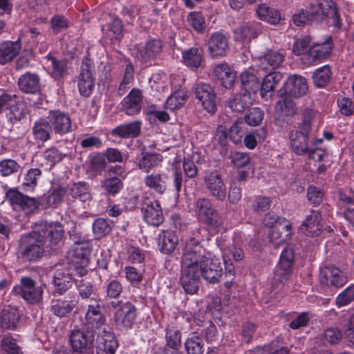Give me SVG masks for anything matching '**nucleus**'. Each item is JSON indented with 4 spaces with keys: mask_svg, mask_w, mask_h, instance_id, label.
Returning <instances> with one entry per match:
<instances>
[{
    "mask_svg": "<svg viewBox=\"0 0 354 354\" xmlns=\"http://www.w3.org/2000/svg\"><path fill=\"white\" fill-rule=\"evenodd\" d=\"M64 230L58 222L46 224L41 232L23 234L18 241L17 257L23 263H32L44 256L57 252L62 243Z\"/></svg>",
    "mask_w": 354,
    "mask_h": 354,
    "instance_id": "f257e3e1",
    "label": "nucleus"
},
{
    "mask_svg": "<svg viewBox=\"0 0 354 354\" xmlns=\"http://www.w3.org/2000/svg\"><path fill=\"white\" fill-rule=\"evenodd\" d=\"M194 236L189 237L183 248L181 258L182 265L200 266L207 261V252L202 244V239L198 234H194Z\"/></svg>",
    "mask_w": 354,
    "mask_h": 354,
    "instance_id": "f03ea898",
    "label": "nucleus"
},
{
    "mask_svg": "<svg viewBox=\"0 0 354 354\" xmlns=\"http://www.w3.org/2000/svg\"><path fill=\"white\" fill-rule=\"evenodd\" d=\"M312 111L306 112L303 123L299 129L290 133V145L297 155H304L308 151L309 133L311 131L310 115Z\"/></svg>",
    "mask_w": 354,
    "mask_h": 354,
    "instance_id": "7ed1b4c3",
    "label": "nucleus"
},
{
    "mask_svg": "<svg viewBox=\"0 0 354 354\" xmlns=\"http://www.w3.org/2000/svg\"><path fill=\"white\" fill-rule=\"evenodd\" d=\"M310 17L317 22L330 18L332 19V24L338 29L342 26L334 0H317L316 4L311 3Z\"/></svg>",
    "mask_w": 354,
    "mask_h": 354,
    "instance_id": "20e7f679",
    "label": "nucleus"
},
{
    "mask_svg": "<svg viewBox=\"0 0 354 354\" xmlns=\"http://www.w3.org/2000/svg\"><path fill=\"white\" fill-rule=\"evenodd\" d=\"M196 212L198 218L212 228H218L223 224V220L216 209L212 207L209 199L206 198H198L196 201Z\"/></svg>",
    "mask_w": 354,
    "mask_h": 354,
    "instance_id": "39448f33",
    "label": "nucleus"
},
{
    "mask_svg": "<svg viewBox=\"0 0 354 354\" xmlns=\"http://www.w3.org/2000/svg\"><path fill=\"white\" fill-rule=\"evenodd\" d=\"M14 292L30 304H39L43 299L41 287L37 286L36 282L28 277L21 279V285L15 287Z\"/></svg>",
    "mask_w": 354,
    "mask_h": 354,
    "instance_id": "423d86ee",
    "label": "nucleus"
},
{
    "mask_svg": "<svg viewBox=\"0 0 354 354\" xmlns=\"http://www.w3.org/2000/svg\"><path fill=\"white\" fill-rule=\"evenodd\" d=\"M94 69L93 62L89 58L84 57L82 59L80 75L77 77L78 89L82 96H90L95 86Z\"/></svg>",
    "mask_w": 354,
    "mask_h": 354,
    "instance_id": "0eeeda50",
    "label": "nucleus"
},
{
    "mask_svg": "<svg viewBox=\"0 0 354 354\" xmlns=\"http://www.w3.org/2000/svg\"><path fill=\"white\" fill-rule=\"evenodd\" d=\"M295 252L292 248H286L281 255L274 275V286H280L287 281L291 276Z\"/></svg>",
    "mask_w": 354,
    "mask_h": 354,
    "instance_id": "6e6552de",
    "label": "nucleus"
},
{
    "mask_svg": "<svg viewBox=\"0 0 354 354\" xmlns=\"http://www.w3.org/2000/svg\"><path fill=\"white\" fill-rule=\"evenodd\" d=\"M204 183L209 195L217 201H223L227 195L226 185L217 170L205 172Z\"/></svg>",
    "mask_w": 354,
    "mask_h": 354,
    "instance_id": "1a4fd4ad",
    "label": "nucleus"
},
{
    "mask_svg": "<svg viewBox=\"0 0 354 354\" xmlns=\"http://www.w3.org/2000/svg\"><path fill=\"white\" fill-rule=\"evenodd\" d=\"M196 98L207 112L214 114L217 109V97L213 87L205 83H198L194 88Z\"/></svg>",
    "mask_w": 354,
    "mask_h": 354,
    "instance_id": "9d476101",
    "label": "nucleus"
},
{
    "mask_svg": "<svg viewBox=\"0 0 354 354\" xmlns=\"http://www.w3.org/2000/svg\"><path fill=\"white\" fill-rule=\"evenodd\" d=\"M319 279L322 285L339 288L347 281V276L338 268L328 265L320 269Z\"/></svg>",
    "mask_w": 354,
    "mask_h": 354,
    "instance_id": "9b49d317",
    "label": "nucleus"
},
{
    "mask_svg": "<svg viewBox=\"0 0 354 354\" xmlns=\"http://www.w3.org/2000/svg\"><path fill=\"white\" fill-rule=\"evenodd\" d=\"M101 308L100 301L93 298L90 300L84 322V326L88 330L93 331L104 325L106 318Z\"/></svg>",
    "mask_w": 354,
    "mask_h": 354,
    "instance_id": "f8f14e48",
    "label": "nucleus"
},
{
    "mask_svg": "<svg viewBox=\"0 0 354 354\" xmlns=\"http://www.w3.org/2000/svg\"><path fill=\"white\" fill-rule=\"evenodd\" d=\"M136 317V308L130 302L122 304L114 314V322L120 330L130 329Z\"/></svg>",
    "mask_w": 354,
    "mask_h": 354,
    "instance_id": "ddd939ff",
    "label": "nucleus"
},
{
    "mask_svg": "<svg viewBox=\"0 0 354 354\" xmlns=\"http://www.w3.org/2000/svg\"><path fill=\"white\" fill-rule=\"evenodd\" d=\"M308 88L307 80L305 77L292 75L288 77L283 86V92L279 91V95L282 96L284 93L287 96L299 98L306 94Z\"/></svg>",
    "mask_w": 354,
    "mask_h": 354,
    "instance_id": "4468645a",
    "label": "nucleus"
},
{
    "mask_svg": "<svg viewBox=\"0 0 354 354\" xmlns=\"http://www.w3.org/2000/svg\"><path fill=\"white\" fill-rule=\"evenodd\" d=\"M207 51L212 58L222 57L229 51V42L226 36L221 32H214L209 38Z\"/></svg>",
    "mask_w": 354,
    "mask_h": 354,
    "instance_id": "2eb2a0df",
    "label": "nucleus"
},
{
    "mask_svg": "<svg viewBox=\"0 0 354 354\" xmlns=\"http://www.w3.org/2000/svg\"><path fill=\"white\" fill-rule=\"evenodd\" d=\"M281 223L275 225L269 232L270 242L275 246L285 243L292 235V225L287 219H281Z\"/></svg>",
    "mask_w": 354,
    "mask_h": 354,
    "instance_id": "dca6fc26",
    "label": "nucleus"
},
{
    "mask_svg": "<svg viewBox=\"0 0 354 354\" xmlns=\"http://www.w3.org/2000/svg\"><path fill=\"white\" fill-rule=\"evenodd\" d=\"M6 198L12 205L20 207L26 213L33 212L39 205L35 198L25 196L17 190H9L6 194Z\"/></svg>",
    "mask_w": 354,
    "mask_h": 354,
    "instance_id": "f3484780",
    "label": "nucleus"
},
{
    "mask_svg": "<svg viewBox=\"0 0 354 354\" xmlns=\"http://www.w3.org/2000/svg\"><path fill=\"white\" fill-rule=\"evenodd\" d=\"M201 277L208 283H217L220 281L223 274V266L219 262L209 260L208 258L204 263L200 265Z\"/></svg>",
    "mask_w": 354,
    "mask_h": 354,
    "instance_id": "a211bd4d",
    "label": "nucleus"
},
{
    "mask_svg": "<svg viewBox=\"0 0 354 354\" xmlns=\"http://www.w3.org/2000/svg\"><path fill=\"white\" fill-rule=\"evenodd\" d=\"M145 221L149 225L158 226L164 221L162 208L156 201H145L142 207Z\"/></svg>",
    "mask_w": 354,
    "mask_h": 354,
    "instance_id": "6ab92c4d",
    "label": "nucleus"
},
{
    "mask_svg": "<svg viewBox=\"0 0 354 354\" xmlns=\"http://www.w3.org/2000/svg\"><path fill=\"white\" fill-rule=\"evenodd\" d=\"M97 354H115L118 348V342L113 333L104 328L96 339Z\"/></svg>",
    "mask_w": 354,
    "mask_h": 354,
    "instance_id": "aec40b11",
    "label": "nucleus"
},
{
    "mask_svg": "<svg viewBox=\"0 0 354 354\" xmlns=\"http://www.w3.org/2000/svg\"><path fill=\"white\" fill-rule=\"evenodd\" d=\"M332 47L329 42L315 44L310 48L301 59L306 65H311L317 61L326 58L331 53Z\"/></svg>",
    "mask_w": 354,
    "mask_h": 354,
    "instance_id": "412c9836",
    "label": "nucleus"
},
{
    "mask_svg": "<svg viewBox=\"0 0 354 354\" xmlns=\"http://www.w3.org/2000/svg\"><path fill=\"white\" fill-rule=\"evenodd\" d=\"M19 319L18 311L10 306L4 308L0 313V336L9 330H15Z\"/></svg>",
    "mask_w": 354,
    "mask_h": 354,
    "instance_id": "4be33fe9",
    "label": "nucleus"
},
{
    "mask_svg": "<svg viewBox=\"0 0 354 354\" xmlns=\"http://www.w3.org/2000/svg\"><path fill=\"white\" fill-rule=\"evenodd\" d=\"M163 43L159 39H150L145 47L139 51L141 62L147 63L149 60L155 59L159 57L163 50Z\"/></svg>",
    "mask_w": 354,
    "mask_h": 354,
    "instance_id": "5701e85b",
    "label": "nucleus"
},
{
    "mask_svg": "<svg viewBox=\"0 0 354 354\" xmlns=\"http://www.w3.org/2000/svg\"><path fill=\"white\" fill-rule=\"evenodd\" d=\"M48 118L50 123L51 122L53 124V129L56 133H66L71 128L70 118L63 112L59 111H50Z\"/></svg>",
    "mask_w": 354,
    "mask_h": 354,
    "instance_id": "b1692460",
    "label": "nucleus"
},
{
    "mask_svg": "<svg viewBox=\"0 0 354 354\" xmlns=\"http://www.w3.org/2000/svg\"><path fill=\"white\" fill-rule=\"evenodd\" d=\"M19 90L26 94H35L40 91V79L37 74L26 73L18 80Z\"/></svg>",
    "mask_w": 354,
    "mask_h": 354,
    "instance_id": "393cba45",
    "label": "nucleus"
},
{
    "mask_svg": "<svg viewBox=\"0 0 354 354\" xmlns=\"http://www.w3.org/2000/svg\"><path fill=\"white\" fill-rule=\"evenodd\" d=\"M74 281L68 272L57 270L53 277L52 283L55 287V292L59 295H63L73 286Z\"/></svg>",
    "mask_w": 354,
    "mask_h": 354,
    "instance_id": "a878e982",
    "label": "nucleus"
},
{
    "mask_svg": "<svg viewBox=\"0 0 354 354\" xmlns=\"http://www.w3.org/2000/svg\"><path fill=\"white\" fill-rule=\"evenodd\" d=\"M321 215L317 211H312L300 227V230L307 236H317L322 229Z\"/></svg>",
    "mask_w": 354,
    "mask_h": 354,
    "instance_id": "bb28decb",
    "label": "nucleus"
},
{
    "mask_svg": "<svg viewBox=\"0 0 354 354\" xmlns=\"http://www.w3.org/2000/svg\"><path fill=\"white\" fill-rule=\"evenodd\" d=\"M21 48L19 41L0 43V65H5L12 62L19 54Z\"/></svg>",
    "mask_w": 354,
    "mask_h": 354,
    "instance_id": "cd10ccee",
    "label": "nucleus"
},
{
    "mask_svg": "<svg viewBox=\"0 0 354 354\" xmlns=\"http://www.w3.org/2000/svg\"><path fill=\"white\" fill-rule=\"evenodd\" d=\"M142 97L141 91L133 88L124 99L122 106L127 115H133L140 112L141 109Z\"/></svg>",
    "mask_w": 354,
    "mask_h": 354,
    "instance_id": "c85d7f7f",
    "label": "nucleus"
},
{
    "mask_svg": "<svg viewBox=\"0 0 354 354\" xmlns=\"http://www.w3.org/2000/svg\"><path fill=\"white\" fill-rule=\"evenodd\" d=\"M252 102L251 95L247 92L236 93L227 101L228 107L235 113H241L248 109Z\"/></svg>",
    "mask_w": 354,
    "mask_h": 354,
    "instance_id": "c756f323",
    "label": "nucleus"
},
{
    "mask_svg": "<svg viewBox=\"0 0 354 354\" xmlns=\"http://www.w3.org/2000/svg\"><path fill=\"white\" fill-rule=\"evenodd\" d=\"M215 76L226 88H231L236 79V73L226 63L217 65L214 70Z\"/></svg>",
    "mask_w": 354,
    "mask_h": 354,
    "instance_id": "7c9ffc66",
    "label": "nucleus"
},
{
    "mask_svg": "<svg viewBox=\"0 0 354 354\" xmlns=\"http://www.w3.org/2000/svg\"><path fill=\"white\" fill-rule=\"evenodd\" d=\"M53 132L50 121L44 118H39L37 120L32 127V133L37 142L42 143L50 140Z\"/></svg>",
    "mask_w": 354,
    "mask_h": 354,
    "instance_id": "2f4dec72",
    "label": "nucleus"
},
{
    "mask_svg": "<svg viewBox=\"0 0 354 354\" xmlns=\"http://www.w3.org/2000/svg\"><path fill=\"white\" fill-rule=\"evenodd\" d=\"M282 75L277 72L270 73L263 80L260 85V93L262 97H270L277 84L281 81Z\"/></svg>",
    "mask_w": 354,
    "mask_h": 354,
    "instance_id": "473e14b6",
    "label": "nucleus"
},
{
    "mask_svg": "<svg viewBox=\"0 0 354 354\" xmlns=\"http://www.w3.org/2000/svg\"><path fill=\"white\" fill-rule=\"evenodd\" d=\"M75 304L62 299H53L50 302V310L56 317H65L71 313Z\"/></svg>",
    "mask_w": 354,
    "mask_h": 354,
    "instance_id": "72a5a7b5",
    "label": "nucleus"
},
{
    "mask_svg": "<svg viewBox=\"0 0 354 354\" xmlns=\"http://www.w3.org/2000/svg\"><path fill=\"white\" fill-rule=\"evenodd\" d=\"M183 59L186 66L197 68L202 65L203 50L201 48L192 47L183 52Z\"/></svg>",
    "mask_w": 354,
    "mask_h": 354,
    "instance_id": "f704fd0d",
    "label": "nucleus"
},
{
    "mask_svg": "<svg viewBox=\"0 0 354 354\" xmlns=\"http://www.w3.org/2000/svg\"><path fill=\"white\" fill-rule=\"evenodd\" d=\"M262 30L261 24L257 21L248 22L241 26L236 30L240 35L241 40H251L256 38Z\"/></svg>",
    "mask_w": 354,
    "mask_h": 354,
    "instance_id": "c9c22d12",
    "label": "nucleus"
},
{
    "mask_svg": "<svg viewBox=\"0 0 354 354\" xmlns=\"http://www.w3.org/2000/svg\"><path fill=\"white\" fill-rule=\"evenodd\" d=\"M241 82L243 89L251 95L255 94L260 89L261 81L253 73L244 71L241 75Z\"/></svg>",
    "mask_w": 354,
    "mask_h": 354,
    "instance_id": "e433bc0d",
    "label": "nucleus"
},
{
    "mask_svg": "<svg viewBox=\"0 0 354 354\" xmlns=\"http://www.w3.org/2000/svg\"><path fill=\"white\" fill-rule=\"evenodd\" d=\"M283 55L276 51H268L260 58V68L266 71H272L281 65Z\"/></svg>",
    "mask_w": 354,
    "mask_h": 354,
    "instance_id": "4c0bfd02",
    "label": "nucleus"
},
{
    "mask_svg": "<svg viewBox=\"0 0 354 354\" xmlns=\"http://www.w3.org/2000/svg\"><path fill=\"white\" fill-rule=\"evenodd\" d=\"M140 122L135 121L120 125L112 131V134L121 138H136L140 133Z\"/></svg>",
    "mask_w": 354,
    "mask_h": 354,
    "instance_id": "58836bf2",
    "label": "nucleus"
},
{
    "mask_svg": "<svg viewBox=\"0 0 354 354\" xmlns=\"http://www.w3.org/2000/svg\"><path fill=\"white\" fill-rule=\"evenodd\" d=\"M70 343L73 351L77 353H83L91 349L88 347V339L86 335L79 329L71 332Z\"/></svg>",
    "mask_w": 354,
    "mask_h": 354,
    "instance_id": "ea45409f",
    "label": "nucleus"
},
{
    "mask_svg": "<svg viewBox=\"0 0 354 354\" xmlns=\"http://www.w3.org/2000/svg\"><path fill=\"white\" fill-rule=\"evenodd\" d=\"M178 242L177 236L171 232L163 231L159 234L158 245L160 248V251L165 254L172 252Z\"/></svg>",
    "mask_w": 354,
    "mask_h": 354,
    "instance_id": "a19ab883",
    "label": "nucleus"
},
{
    "mask_svg": "<svg viewBox=\"0 0 354 354\" xmlns=\"http://www.w3.org/2000/svg\"><path fill=\"white\" fill-rule=\"evenodd\" d=\"M89 254L90 249L87 243L75 242L72 252L71 261L77 265H87Z\"/></svg>",
    "mask_w": 354,
    "mask_h": 354,
    "instance_id": "79ce46f5",
    "label": "nucleus"
},
{
    "mask_svg": "<svg viewBox=\"0 0 354 354\" xmlns=\"http://www.w3.org/2000/svg\"><path fill=\"white\" fill-rule=\"evenodd\" d=\"M257 14L261 20L274 25L279 24L281 19V14L277 10L270 8L265 4L259 6L257 9Z\"/></svg>",
    "mask_w": 354,
    "mask_h": 354,
    "instance_id": "37998d69",
    "label": "nucleus"
},
{
    "mask_svg": "<svg viewBox=\"0 0 354 354\" xmlns=\"http://www.w3.org/2000/svg\"><path fill=\"white\" fill-rule=\"evenodd\" d=\"M162 160V157L158 153H150L142 150L141 152V158L139 160L138 166L140 169L145 171H149V169L157 166Z\"/></svg>",
    "mask_w": 354,
    "mask_h": 354,
    "instance_id": "c03bdc74",
    "label": "nucleus"
},
{
    "mask_svg": "<svg viewBox=\"0 0 354 354\" xmlns=\"http://www.w3.org/2000/svg\"><path fill=\"white\" fill-rule=\"evenodd\" d=\"M166 179L165 174H151L145 178V183L147 187L156 192L162 194L166 189Z\"/></svg>",
    "mask_w": 354,
    "mask_h": 354,
    "instance_id": "a18cd8bd",
    "label": "nucleus"
},
{
    "mask_svg": "<svg viewBox=\"0 0 354 354\" xmlns=\"http://www.w3.org/2000/svg\"><path fill=\"white\" fill-rule=\"evenodd\" d=\"M71 151L68 149L64 151H59L57 149L53 147L44 151L43 157L47 162L46 165L52 167L56 163L60 162L64 157L71 156Z\"/></svg>",
    "mask_w": 354,
    "mask_h": 354,
    "instance_id": "49530a36",
    "label": "nucleus"
},
{
    "mask_svg": "<svg viewBox=\"0 0 354 354\" xmlns=\"http://www.w3.org/2000/svg\"><path fill=\"white\" fill-rule=\"evenodd\" d=\"M70 194L73 198L84 203L91 199L89 186L84 182L73 183L70 187Z\"/></svg>",
    "mask_w": 354,
    "mask_h": 354,
    "instance_id": "de8ad7c7",
    "label": "nucleus"
},
{
    "mask_svg": "<svg viewBox=\"0 0 354 354\" xmlns=\"http://www.w3.org/2000/svg\"><path fill=\"white\" fill-rule=\"evenodd\" d=\"M247 132V125L243 119L239 118L230 128L229 138L234 144H239L241 142L243 136Z\"/></svg>",
    "mask_w": 354,
    "mask_h": 354,
    "instance_id": "09e8293b",
    "label": "nucleus"
},
{
    "mask_svg": "<svg viewBox=\"0 0 354 354\" xmlns=\"http://www.w3.org/2000/svg\"><path fill=\"white\" fill-rule=\"evenodd\" d=\"M188 95L183 91L174 92L169 97L165 102V108L170 110H175L181 107L185 104Z\"/></svg>",
    "mask_w": 354,
    "mask_h": 354,
    "instance_id": "8fccbe9b",
    "label": "nucleus"
},
{
    "mask_svg": "<svg viewBox=\"0 0 354 354\" xmlns=\"http://www.w3.org/2000/svg\"><path fill=\"white\" fill-rule=\"evenodd\" d=\"M288 97L289 96H287L279 100L275 109L277 112H281V115L290 117L296 114L297 106L295 102Z\"/></svg>",
    "mask_w": 354,
    "mask_h": 354,
    "instance_id": "3c124183",
    "label": "nucleus"
},
{
    "mask_svg": "<svg viewBox=\"0 0 354 354\" xmlns=\"http://www.w3.org/2000/svg\"><path fill=\"white\" fill-rule=\"evenodd\" d=\"M49 66L51 67V75L56 80H60L66 72V63L62 60H57L55 57L48 55L46 57Z\"/></svg>",
    "mask_w": 354,
    "mask_h": 354,
    "instance_id": "603ef678",
    "label": "nucleus"
},
{
    "mask_svg": "<svg viewBox=\"0 0 354 354\" xmlns=\"http://www.w3.org/2000/svg\"><path fill=\"white\" fill-rule=\"evenodd\" d=\"M18 97L16 96L14 100L13 105L11 106L9 113L7 116L9 118L11 122L19 121L23 119L26 113L25 105L18 101Z\"/></svg>",
    "mask_w": 354,
    "mask_h": 354,
    "instance_id": "864d4df0",
    "label": "nucleus"
},
{
    "mask_svg": "<svg viewBox=\"0 0 354 354\" xmlns=\"http://www.w3.org/2000/svg\"><path fill=\"white\" fill-rule=\"evenodd\" d=\"M330 69L328 66H324L317 69L313 75L315 84L317 87H324L330 79Z\"/></svg>",
    "mask_w": 354,
    "mask_h": 354,
    "instance_id": "5fc2aeb1",
    "label": "nucleus"
},
{
    "mask_svg": "<svg viewBox=\"0 0 354 354\" xmlns=\"http://www.w3.org/2000/svg\"><path fill=\"white\" fill-rule=\"evenodd\" d=\"M185 347L187 354H203V341L198 335L188 338L185 343Z\"/></svg>",
    "mask_w": 354,
    "mask_h": 354,
    "instance_id": "6e6d98bb",
    "label": "nucleus"
},
{
    "mask_svg": "<svg viewBox=\"0 0 354 354\" xmlns=\"http://www.w3.org/2000/svg\"><path fill=\"white\" fill-rule=\"evenodd\" d=\"M113 223L104 218H97L93 224V232L97 237L108 234L112 230Z\"/></svg>",
    "mask_w": 354,
    "mask_h": 354,
    "instance_id": "4d7b16f0",
    "label": "nucleus"
},
{
    "mask_svg": "<svg viewBox=\"0 0 354 354\" xmlns=\"http://www.w3.org/2000/svg\"><path fill=\"white\" fill-rule=\"evenodd\" d=\"M263 116V111L259 108L254 107L250 109L249 113L243 119L245 124L257 126L262 122Z\"/></svg>",
    "mask_w": 354,
    "mask_h": 354,
    "instance_id": "13d9d810",
    "label": "nucleus"
},
{
    "mask_svg": "<svg viewBox=\"0 0 354 354\" xmlns=\"http://www.w3.org/2000/svg\"><path fill=\"white\" fill-rule=\"evenodd\" d=\"M1 347L7 354H24L21 347L11 337H4L1 341Z\"/></svg>",
    "mask_w": 354,
    "mask_h": 354,
    "instance_id": "bf43d9fd",
    "label": "nucleus"
},
{
    "mask_svg": "<svg viewBox=\"0 0 354 354\" xmlns=\"http://www.w3.org/2000/svg\"><path fill=\"white\" fill-rule=\"evenodd\" d=\"M187 21L196 32L201 33L205 28V19L199 12H191L187 17Z\"/></svg>",
    "mask_w": 354,
    "mask_h": 354,
    "instance_id": "052dcab7",
    "label": "nucleus"
},
{
    "mask_svg": "<svg viewBox=\"0 0 354 354\" xmlns=\"http://www.w3.org/2000/svg\"><path fill=\"white\" fill-rule=\"evenodd\" d=\"M166 339L167 345L174 350H178L181 346L180 333L174 328L167 329Z\"/></svg>",
    "mask_w": 354,
    "mask_h": 354,
    "instance_id": "680f3d73",
    "label": "nucleus"
},
{
    "mask_svg": "<svg viewBox=\"0 0 354 354\" xmlns=\"http://www.w3.org/2000/svg\"><path fill=\"white\" fill-rule=\"evenodd\" d=\"M20 169V165L14 160L5 159L0 162V172L3 176L17 173Z\"/></svg>",
    "mask_w": 354,
    "mask_h": 354,
    "instance_id": "e2e57ef3",
    "label": "nucleus"
},
{
    "mask_svg": "<svg viewBox=\"0 0 354 354\" xmlns=\"http://www.w3.org/2000/svg\"><path fill=\"white\" fill-rule=\"evenodd\" d=\"M221 249L223 252V259L225 263H227L226 257L228 254H231L236 261H239L244 257V253L243 250L234 243L229 244V245L225 247H222Z\"/></svg>",
    "mask_w": 354,
    "mask_h": 354,
    "instance_id": "0e129e2a",
    "label": "nucleus"
},
{
    "mask_svg": "<svg viewBox=\"0 0 354 354\" xmlns=\"http://www.w3.org/2000/svg\"><path fill=\"white\" fill-rule=\"evenodd\" d=\"M102 185L105 191L111 195L118 193L123 186L122 180L118 178H106Z\"/></svg>",
    "mask_w": 354,
    "mask_h": 354,
    "instance_id": "69168bd1",
    "label": "nucleus"
},
{
    "mask_svg": "<svg viewBox=\"0 0 354 354\" xmlns=\"http://www.w3.org/2000/svg\"><path fill=\"white\" fill-rule=\"evenodd\" d=\"M342 332L337 328H329L324 333V338L330 344H337L342 339Z\"/></svg>",
    "mask_w": 354,
    "mask_h": 354,
    "instance_id": "338daca9",
    "label": "nucleus"
},
{
    "mask_svg": "<svg viewBox=\"0 0 354 354\" xmlns=\"http://www.w3.org/2000/svg\"><path fill=\"white\" fill-rule=\"evenodd\" d=\"M354 299V286H350L337 297L336 304L339 306L348 304Z\"/></svg>",
    "mask_w": 354,
    "mask_h": 354,
    "instance_id": "774afa93",
    "label": "nucleus"
}]
</instances>
